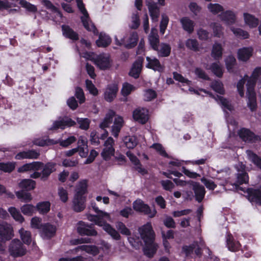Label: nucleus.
Returning <instances> with one entry per match:
<instances>
[{"instance_id": "nucleus-1", "label": "nucleus", "mask_w": 261, "mask_h": 261, "mask_svg": "<svg viewBox=\"0 0 261 261\" xmlns=\"http://www.w3.org/2000/svg\"><path fill=\"white\" fill-rule=\"evenodd\" d=\"M140 237L133 235L128 238L130 245L136 249H140L142 246L141 240L144 243L143 248L144 254L149 258H152L156 253L158 245L155 242V234L150 223L148 222L139 228Z\"/></svg>"}, {"instance_id": "nucleus-2", "label": "nucleus", "mask_w": 261, "mask_h": 261, "mask_svg": "<svg viewBox=\"0 0 261 261\" xmlns=\"http://www.w3.org/2000/svg\"><path fill=\"white\" fill-rule=\"evenodd\" d=\"M96 215H92L88 213V219L99 226L102 227L103 229L110 234L114 240H120L121 236L119 233L110 224L107 222V220L110 218V213H96Z\"/></svg>"}, {"instance_id": "nucleus-3", "label": "nucleus", "mask_w": 261, "mask_h": 261, "mask_svg": "<svg viewBox=\"0 0 261 261\" xmlns=\"http://www.w3.org/2000/svg\"><path fill=\"white\" fill-rule=\"evenodd\" d=\"M88 184L86 179L80 181L76 187V193L73 200V208L76 212H81L85 207L86 196Z\"/></svg>"}, {"instance_id": "nucleus-4", "label": "nucleus", "mask_w": 261, "mask_h": 261, "mask_svg": "<svg viewBox=\"0 0 261 261\" xmlns=\"http://www.w3.org/2000/svg\"><path fill=\"white\" fill-rule=\"evenodd\" d=\"M77 6L84 16L81 17V20L84 28L89 32H91L94 35H98V31L94 24L90 20L89 15L82 1H77Z\"/></svg>"}, {"instance_id": "nucleus-5", "label": "nucleus", "mask_w": 261, "mask_h": 261, "mask_svg": "<svg viewBox=\"0 0 261 261\" xmlns=\"http://www.w3.org/2000/svg\"><path fill=\"white\" fill-rule=\"evenodd\" d=\"M10 254L14 257H18L25 254L27 249L18 239L13 240L9 246Z\"/></svg>"}, {"instance_id": "nucleus-6", "label": "nucleus", "mask_w": 261, "mask_h": 261, "mask_svg": "<svg viewBox=\"0 0 261 261\" xmlns=\"http://www.w3.org/2000/svg\"><path fill=\"white\" fill-rule=\"evenodd\" d=\"M76 230L77 233L82 236H96L97 231L94 228L93 224H88L83 221H80L77 224Z\"/></svg>"}, {"instance_id": "nucleus-7", "label": "nucleus", "mask_w": 261, "mask_h": 261, "mask_svg": "<svg viewBox=\"0 0 261 261\" xmlns=\"http://www.w3.org/2000/svg\"><path fill=\"white\" fill-rule=\"evenodd\" d=\"M238 134L239 137L245 142L256 143L261 140L260 136L255 135L249 128L242 127L239 130Z\"/></svg>"}, {"instance_id": "nucleus-8", "label": "nucleus", "mask_w": 261, "mask_h": 261, "mask_svg": "<svg viewBox=\"0 0 261 261\" xmlns=\"http://www.w3.org/2000/svg\"><path fill=\"white\" fill-rule=\"evenodd\" d=\"M56 163L52 162H48L46 164L43 163V165H41L39 168V170L42 169L41 171L42 181H46L48 180L50 174L56 171Z\"/></svg>"}, {"instance_id": "nucleus-9", "label": "nucleus", "mask_w": 261, "mask_h": 261, "mask_svg": "<svg viewBox=\"0 0 261 261\" xmlns=\"http://www.w3.org/2000/svg\"><path fill=\"white\" fill-rule=\"evenodd\" d=\"M226 246L228 250L231 252H237L241 247V244L239 241L236 240L230 232H227L226 236Z\"/></svg>"}, {"instance_id": "nucleus-10", "label": "nucleus", "mask_w": 261, "mask_h": 261, "mask_svg": "<svg viewBox=\"0 0 261 261\" xmlns=\"http://www.w3.org/2000/svg\"><path fill=\"white\" fill-rule=\"evenodd\" d=\"M13 236V228L7 223H0V242L10 240Z\"/></svg>"}, {"instance_id": "nucleus-11", "label": "nucleus", "mask_w": 261, "mask_h": 261, "mask_svg": "<svg viewBox=\"0 0 261 261\" xmlns=\"http://www.w3.org/2000/svg\"><path fill=\"white\" fill-rule=\"evenodd\" d=\"M144 59L139 57L133 63L132 66L128 72V75L135 79L139 78L142 71Z\"/></svg>"}, {"instance_id": "nucleus-12", "label": "nucleus", "mask_w": 261, "mask_h": 261, "mask_svg": "<svg viewBox=\"0 0 261 261\" xmlns=\"http://www.w3.org/2000/svg\"><path fill=\"white\" fill-rule=\"evenodd\" d=\"M246 193L248 199L251 202L261 205V187L257 189L249 188L247 189Z\"/></svg>"}, {"instance_id": "nucleus-13", "label": "nucleus", "mask_w": 261, "mask_h": 261, "mask_svg": "<svg viewBox=\"0 0 261 261\" xmlns=\"http://www.w3.org/2000/svg\"><path fill=\"white\" fill-rule=\"evenodd\" d=\"M146 59L147 62V63L146 64L147 68L152 69L154 71H158L160 73H162L164 71V65L161 64L159 60L155 57H146Z\"/></svg>"}, {"instance_id": "nucleus-14", "label": "nucleus", "mask_w": 261, "mask_h": 261, "mask_svg": "<svg viewBox=\"0 0 261 261\" xmlns=\"http://www.w3.org/2000/svg\"><path fill=\"white\" fill-rule=\"evenodd\" d=\"M112 61L109 56L100 54L95 59V63L101 70H107L111 66Z\"/></svg>"}, {"instance_id": "nucleus-15", "label": "nucleus", "mask_w": 261, "mask_h": 261, "mask_svg": "<svg viewBox=\"0 0 261 261\" xmlns=\"http://www.w3.org/2000/svg\"><path fill=\"white\" fill-rule=\"evenodd\" d=\"M118 90L117 84H113L108 85L103 94L105 100L109 102H112L116 97Z\"/></svg>"}, {"instance_id": "nucleus-16", "label": "nucleus", "mask_w": 261, "mask_h": 261, "mask_svg": "<svg viewBox=\"0 0 261 261\" xmlns=\"http://www.w3.org/2000/svg\"><path fill=\"white\" fill-rule=\"evenodd\" d=\"M40 153L34 149H29L27 151H22L18 152L15 156L17 160L24 159H37L39 158Z\"/></svg>"}, {"instance_id": "nucleus-17", "label": "nucleus", "mask_w": 261, "mask_h": 261, "mask_svg": "<svg viewBox=\"0 0 261 261\" xmlns=\"http://www.w3.org/2000/svg\"><path fill=\"white\" fill-rule=\"evenodd\" d=\"M134 119L141 124H145L148 120V111L144 108L136 109L133 111Z\"/></svg>"}, {"instance_id": "nucleus-18", "label": "nucleus", "mask_w": 261, "mask_h": 261, "mask_svg": "<svg viewBox=\"0 0 261 261\" xmlns=\"http://www.w3.org/2000/svg\"><path fill=\"white\" fill-rule=\"evenodd\" d=\"M56 227L49 223H44L40 230L41 236L46 239L53 238L56 234Z\"/></svg>"}, {"instance_id": "nucleus-19", "label": "nucleus", "mask_w": 261, "mask_h": 261, "mask_svg": "<svg viewBox=\"0 0 261 261\" xmlns=\"http://www.w3.org/2000/svg\"><path fill=\"white\" fill-rule=\"evenodd\" d=\"M253 49L252 47H243L237 51V57L239 61L247 62L252 56Z\"/></svg>"}, {"instance_id": "nucleus-20", "label": "nucleus", "mask_w": 261, "mask_h": 261, "mask_svg": "<svg viewBox=\"0 0 261 261\" xmlns=\"http://www.w3.org/2000/svg\"><path fill=\"white\" fill-rule=\"evenodd\" d=\"M42 165H43V162L39 161L26 163L19 167L17 169V172L19 173H24L30 171H39V168Z\"/></svg>"}, {"instance_id": "nucleus-21", "label": "nucleus", "mask_w": 261, "mask_h": 261, "mask_svg": "<svg viewBox=\"0 0 261 261\" xmlns=\"http://www.w3.org/2000/svg\"><path fill=\"white\" fill-rule=\"evenodd\" d=\"M193 190L195 200L198 203H201L203 200L206 193L204 187L199 183H196L193 185Z\"/></svg>"}, {"instance_id": "nucleus-22", "label": "nucleus", "mask_w": 261, "mask_h": 261, "mask_svg": "<svg viewBox=\"0 0 261 261\" xmlns=\"http://www.w3.org/2000/svg\"><path fill=\"white\" fill-rule=\"evenodd\" d=\"M241 168L242 169L241 170L237 169L238 173L236 174L237 180L236 183L234 184V186L236 187H238L239 185H241L244 184H246L248 182L249 180V176L248 173L245 170V166L242 165L241 166Z\"/></svg>"}, {"instance_id": "nucleus-23", "label": "nucleus", "mask_w": 261, "mask_h": 261, "mask_svg": "<svg viewBox=\"0 0 261 261\" xmlns=\"http://www.w3.org/2000/svg\"><path fill=\"white\" fill-rule=\"evenodd\" d=\"M63 36L66 38L73 41H77L79 39V35L69 25L63 24L61 27Z\"/></svg>"}, {"instance_id": "nucleus-24", "label": "nucleus", "mask_w": 261, "mask_h": 261, "mask_svg": "<svg viewBox=\"0 0 261 261\" xmlns=\"http://www.w3.org/2000/svg\"><path fill=\"white\" fill-rule=\"evenodd\" d=\"M133 207L137 212H151L149 206L139 198L134 201Z\"/></svg>"}, {"instance_id": "nucleus-25", "label": "nucleus", "mask_w": 261, "mask_h": 261, "mask_svg": "<svg viewBox=\"0 0 261 261\" xmlns=\"http://www.w3.org/2000/svg\"><path fill=\"white\" fill-rule=\"evenodd\" d=\"M223 48L219 43L215 42L212 46L211 55L216 61H219L223 56Z\"/></svg>"}, {"instance_id": "nucleus-26", "label": "nucleus", "mask_w": 261, "mask_h": 261, "mask_svg": "<svg viewBox=\"0 0 261 261\" xmlns=\"http://www.w3.org/2000/svg\"><path fill=\"white\" fill-rule=\"evenodd\" d=\"M180 22L182 28L185 31L189 34L193 32L195 27L194 22L188 17H183L180 19Z\"/></svg>"}, {"instance_id": "nucleus-27", "label": "nucleus", "mask_w": 261, "mask_h": 261, "mask_svg": "<svg viewBox=\"0 0 261 261\" xmlns=\"http://www.w3.org/2000/svg\"><path fill=\"white\" fill-rule=\"evenodd\" d=\"M111 37L105 33L100 32L98 39L96 41V44L99 47H106L111 43Z\"/></svg>"}, {"instance_id": "nucleus-28", "label": "nucleus", "mask_w": 261, "mask_h": 261, "mask_svg": "<svg viewBox=\"0 0 261 261\" xmlns=\"http://www.w3.org/2000/svg\"><path fill=\"white\" fill-rule=\"evenodd\" d=\"M150 17L153 21H157L160 16V8L154 2L147 5Z\"/></svg>"}, {"instance_id": "nucleus-29", "label": "nucleus", "mask_w": 261, "mask_h": 261, "mask_svg": "<svg viewBox=\"0 0 261 261\" xmlns=\"http://www.w3.org/2000/svg\"><path fill=\"white\" fill-rule=\"evenodd\" d=\"M123 120L122 117L118 116L115 118L114 124L112 126L111 132L114 137L117 138L123 126Z\"/></svg>"}, {"instance_id": "nucleus-30", "label": "nucleus", "mask_w": 261, "mask_h": 261, "mask_svg": "<svg viewBox=\"0 0 261 261\" xmlns=\"http://www.w3.org/2000/svg\"><path fill=\"white\" fill-rule=\"evenodd\" d=\"M155 51H157L159 57H168L171 54V47L168 43H161L160 47H158V50Z\"/></svg>"}, {"instance_id": "nucleus-31", "label": "nucleus", "mask_w": 261, "mask_h": 261, "mask_svg": "<svg viewBox=\"0 0 261 261\" xmlns=\"http://www.w3.org/2000/svg\"><path fill=\"white\" fill-rule=\"evenodd\" d=\"M36 181L32 179H23L19 183V187L22 190L26 191L34 190L36 187Z\"/></svg>"}, {"instance_id": "nucleus-32", "label": "nucleus", "mask_w": 261, "mask_h": 261, "mask_svg": "<svg viewBox=\"0 0 261 261\" xmlns=\"http://www.w3.org/2000/svg\"><path fill=\"white\" fill-rule=\"evenodd\" d=\"M115 116V112L113 110H110L106 114L103 121L100 123L99 127L102 129H105L109 127L110 125L112 123L113 117Z\"/></svg>"}, {"instance_id": "nucleus-33", "label": "nucleus", "mask_w": 261, "mask_h": 261, "mask_svg": "<svg viewBox=\"0 0 261 261\" xmlns=\"http://www.w3.org/2000/svg\"><path fill=\"white\" fill-rule=\"evenodd\" d=\"M244 18L245 23L251 28H256L259 23L258 19L249 13H244Z\"/></svg>"}, {"instance_id": "nucleus-34", "label": "nucleus", "mask_w": 261, "mask_h": 261, "mask_svg": "<svg viewBox=\"0 0 261 261\" xmlns=\"http://www.w3.org/2000/svg\"><path fill=\"white\" fill-rule=\"evenodd\" d=\"M149 44L154 50H158L160 44L159 36L157 33L151 32L148 37Z\"/></svg>"}, {"instance_id": "nucleus-35", "label": "nucleus", "mask_w": 261, "mask_h": 261, "mask_svg": "<svg viewBox=\"0 0 261 261\" xmlns=\"http://www.w3.org/2000/svg\"><path fill=\"white\" fill-rule=\"evenodd\" d=\"M246 153L249 160L261 170V158L250 150H247Z\"/></svg>"}, {"instance_id": "nucleus-36", "label": "nucleus", "mask_w": 261, "mask_h": 261, "mask_svg": "<svg viewBox=\"0 0 261 261\" xmlns=\"http://www.w3.org/2000/svg\"><path fill=\"white\" fill-rule=\"evenodd\" d=\"M221 17L222 19L228 24H232L236 22V15L232 11L230 10L222 13Z\"/></svg>"}, {"instance_id": "nucleus-37", "label": "nucleus", "mask_w": 261, "mask_h": 261, "mask_svg": "<svg viewBox=\"0 0 261 261\" xmlns=\"http://www.w3.org/2000/svg\"><path fill=\"white\" fill-rule=\"evenodd\" d=\"M123 140L125 146L129 149H134L138 144V139L134 136H125Z\"/></svg>"}, {"instance_id": "nucleus-38", "label": "nucleus", "mask_w": 261, "mask_h": 261, "mask_svg": "<svg viewBox=\"0 0 261 261\" xmlns=\"http://www.w3.org/2000/svg\"><path fill=\"white\" fill-rule=\"evenodd\" d=\"M197 244V241H194L189 245H183L181 248V253H184L186 257L192 258V255L194 252V250L196 247Z\"/></svg>"}, {"instance_id": "nucleus-39", "label": "nucleus", "mask_w": 261, "mask_h": 261, "mask_svg": "<svg viewBox=\"0 0 261 261\" xmlns=\"http://www.w3.org/2000/svg\"><path fill=\"white\" fill-rule=\"evenodd\" d=\"M20 238L23 243L26 245H30L32 242V235L30 231L21 228L19 230Z\"/></svg>"}, {"instance_id": "nucleus-40", "label": "nucleus", "mask_w": 261, "mask_h": 261, "mask_svg": "<svg viewBox=\"0 0 261 261\" xmlns=\"http://www.w3.org/2000/svg\"><path fill=\"white\" fill-rule=\"evenodd\" d=\"M138 39L139 37L137 33L133 32L128 39V42L124 44L125 47L127 49L135 47L138 43Z\"/></svg>"}, {"instance_id": "nucleus-41", "label": "nucleus", "mask_w": 261, "mask_h": 261, "mask_svg": "<svg viewBox=\"0 0 261 261\" xmlns=\"http://www.w3.org/2000/svg\"><path fill=\"white\" fill-rule=\"evenodd\" d=\"M41 4L48 10L52 12L57 13L60 17H62L63 15L61 11L49 0H42Z\"/></svg>"}, {"instance_id": "nucleus-42", "label": "nucleus", "mask_w": 261, "mask_h": 261, "mask_svg": "<svg viewBox=\"0 0 261 261\" xmlns=\"http://www.w3.org/2000/svg\"><path fill=\"white\" fill-rule=\"evenodd\" d=\"M225 66L229 72H232L233 68L237 64V61L233 55L228 56L225 59Z\"/></svg>"}, {"instance_id": "nucleus-43", "label": "nucleus", "mask_w": 261, "mask_h": 261, "mask_svg": "<svg viewBox=\"0 0 261 261\" xmlns=\"http://www.w3.org/2000/svg\"><path fill=\"white\" fill-rule=\"evenodd\" d=\"M115 154V149L113 147L104 148L101 153L102 159L106 161H109Z\"/></svg>"}, {"instance_id": "nucleus-44", "label": "nucleus", "mask_w": 261, "mask_h": 261, "mask_svg": "<svg viewBox=\"0 0 261 261\" xmlns=\"http://www.w3.org/2000/svg\"><path fill=\"white\" fill-rule=\"evenodd\" d=\"M210 69L212 72L218 77L221 78L223 74V70L222 67L217 63H213L211 66Z\"/></svg>"}, {"instance_id": "nucleus-45", "label": "nucleus", "mask_w": 261, "mask_h": 261, "mask_svg": "<svg viewBox=\"0 0 261 261\" xmlns=\"http://www.w3.org/2000/svg\"><path fill=\"white\" fill-rule=\"evenodd\" d=\"M15 165L14 162L0 163V170L11 173L15 169Z\"/></svg>"}, {"instance_id": "nucleus-46", "label": "nucleus", "mask_w": 261, "mask_h": 261, "mask_svg": "<svg viewBox=\"0 0 261 261\" xmlns=\"http://www.w3.org/2000/svg\"><path fill=\"white\" fill-rule=\"evenodd\" d=\"M36 210L39 212H49L50 208V203L48 201H42L36 205Z\"/></svg>"}, {"instance_id": "nucleus-47", "label": "nucleus", "mask_w": 261, "mask_h": 261, "mask_svg": "<svg viewBox=\"0 0 261 261\" xmlns=\"http://www.w3.org/2000/svg\"><path fill=\"white\" fill-rule=\"evenodd\" d=\"M260 75H261V67H257L252 71L251 79L248 81L247 83L255 85L256 82Z\"/></svg>"}, {"instance_id": "nucleus-48", "label": "nucleus", "mask_w": 261, "mask_h": 261, "mask_svg": "<svg viewBox=\"0 0 261 261\" xmlns=\"http://www.w3.org/2000/svg\"><path fill=\"white\" fill-rule=\"evenodd\" d=\"M186 47L193 51H199V43L198 41L195 39H188L186 42Z\"/></svg>"}, {"instance_id": "nucleus-49", "label": "nucleus", "mask_w": 261, "mask_h": 261, "mask_svg": "<svg viewBox=\"0 0 261 261\" xmlns=\"http://www.w3.org/2000/svg\"><path fill=\"white\" fill-rule=\"evenodd\" d=\"M54 140L49 139H44L41 138H36L33 141V144L38 146L44 147L45 146H48L54 144Z\"/></svg>"}, {"instance_id": "nucleus-50", "label": "nucleus", "mask_w": 261, "mask_h": 261, "mask_svg": "<svg viewBox=\"0 0 261 261\" xmlns=\"http://www.w3.org/2000/svg\"><path fill=\"white\" fill-rule=\"evenodd\" d=\"M62 166L65 167H74L79 164L77 157L71 159H65L62 161Z\"/></svg>"}, {"instance_id": "nucleus-51", "label": "nucleus", "mask_w": 261, "mask_h": 261, "mask_svg": "<svg viewBox=\"0 0 261 261\" xmlns=\"http://www.w3.org/2000/svg\"><path fill=\"white\" fill-rule=\"evenodd\" d=\"M150 147L155 149L161 156L168 159L170 158L161 144L153 143Z\"/></svg>"}, {"instance_id": "nucleus-52", "label": "nucleus", "mask_w": 261, "mask_h": 261, "mask_svg": "<svg viewBox=\"0 0 261 261\" xmlns=\"http://www.w3.org/2000/svg\"><path fill=\"white\" fill-rule=\"evenodd\" d=\"M233 34L236 37L242 39H248L249 37V33L240 28H233L232 30Z\"/></svg>"}, {"instance_id": "nucleus-53", "label": "nucleus", "mask_w": 261, "mask_h": 261, "mask_svg": "<svg viewBox=\"0 0 261 261\" xmlns=\"http://www.w3.org/2000/svg\"><path fill=\"white\" fill-rule=\"evenodd\" d=\"M211 87L216 92L221 95H223L225 93L223 85L221 82L215 81L212 83Z\"/></svg>"}, {"instance_id": "nucleus-54", "label": "nucleus", "mask_w": 261, "mask_h": 261, "mask_svg": "<svg viewBox=\"0 0 261 261\" xmlns=\"http://www.w3.org/2000/svg\"><path fill=\"white\" fill-rule=\"evenodd\" d=\"M255 85H252L251 84H247V95L248 97V100H256V93L254 91Z\"/></svg>"}, {"instance_id": "nucleus-55", "label": "nucleus", "mask_w": 261, "mask_h": 261, "mask_svg": "<svg viewBox=\"0 0 261 261\" xmlns=\"http://www.w3.org/2000/svg\"><path fill=\"white\" fill-rule=\"evenodd\" d=\"M77 122L80 125L79 127L81 129L87 130L89 129L90 124V120L87 118H77Z\"/></svg>"}, {"instance_id": "nucleus-56", "label": "nucleus", "mask_w": 261, "mask_h": 261, "mask_svg": "<svg viewBox=\"0 0 261 261\" xmlns=\"http://www.w3.org/2000/svg\"><path fill=\"white\" fill-rule=\"evenodd\" d=\"M208 9L213 14H217L220 12H223L224 10L223 7L219 4H208Z\"/></svg>"}, {"instance_id": "nucleus-57", "label": "nucleus", "mask_w": 261, "mask_h": 261, "mask_svg": "<svg viewBox=\"0 0 261 261\" xmlns=\"http://www.w3.org/2000/svg\"><path fill=\"white\" fill-rule=\"evenodd\" d=\"M134 88V86L128 83H124L123 84L122 88L121 90V93L123 96H127L129 95Z\"/></svg>"}, {"instance_id": "nucleus-58", "label": "nucleus", "mask_w": 261, "mask_h": 261, "mask_svg": "<svg viewBox=\"0 0 261 261\" xmlns=\"http://www.w3.org/2000/svg\"><path fill=\"white\" fill-rule=\"evenodd\" d=\"M17 197L19 199L24 200L26 201H30L32 199V196L30 193L25 190H21L16 193Z\"/></svg>"}, {"instance_id": "nucleus-59", "label": "nucleus", "mask_w": 261, "mask_h": 261, "mask_svg": "<svg viewBox=\"0 0 261 261\" xmlns=\"http://www.w3.org/2000/svg\"><path fill=\"white\" fill-rule=\"evenodd\" d=\"M173 79L180 83H185L187 85H190L191 84V81L185 78L181 74L177 72H173Z\"/></svg>"}, {"instance_id": "nucleus-60", "label": "nucleus", "mask_w": 261, "mask_h": 261, "mask_svg": "<svg viewBox=\"0 0 261 261\" xmlns=\"http://www.w3.org/2000/svg\"><path fill=\"white\" fill-rule=\"evenodd\" d=\"M201 181L208 190H214L217 187V185L213 180L204 177L201 178Z\"/></svg>"}, {"instance_id": "nucleus-61", "label": "nucleus", "mask_w": 261, "mask_h": 261, "mask_svg": "<svg viewBox=\"0 0 261 261\" xmlns=\"http://www.w3.org/2000/svg\"><path fill=\"white\" fill-rule=\"evenodd\" d=\"M217 101L219 100L220 101V104L222 106L228 110L229 111H231L232 110V106L229 103L228 100L226 98L223 97V96L217 95Z\"/></svg>"}, {"instance_id": "nucleus-62", "label": "nucleus", "mask_w": 261, "mask_h": 261, "mask_svg": "<svg viewBox=\"0 0 261 261\" xmlns=\"http://www.w3.org/2000/svg\"><path fill=\"white\" fill-rule=\"evenodd\" d=\"M169 20V19L167 16H162V20L160 24V33L162 35L164 34L165 32V30H166L168 24Z\"/></svg>"}, {"instance_id": "nucleus-63", "label": "nucleus", "mask_w": 261, "mask_h": 261, "mask_svg": "<svg viewBox=\"0 0 261 261\" xmlns=\"http://www.w3.org/2000/svg\"><path fill=\"white\" fill-rule=\"evenodd\" d=\"M195 73L199 79H201L205 81L211 80V79L208 76V75L205 73V72L203 69H202L200 68H196L195 69Z\"/></svg>"}, {"instance_id": "nucleus-64", "label": "nucleus", "mask_w": 261, "mask_h": 261, "mask_svg": "<svg viewBox=\"0 0 261 261\" xmlns=\"http://www.w3.org/2000/svg\"><path fill=\"white\" fill-rule=\"evenodd\" d=\"M116 227L121 234L126 236H130L131 234L130 231L126 227L123 223L121 222H118L116 224Z\"/></svg>"}]
</instances>
